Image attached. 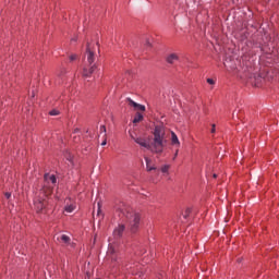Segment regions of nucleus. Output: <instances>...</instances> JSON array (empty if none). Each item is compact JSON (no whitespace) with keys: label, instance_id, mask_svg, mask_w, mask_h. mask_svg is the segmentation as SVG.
<instances>
[{"label":"nucleus","instance_id":"nucleus-1","mask_svg":"<svg viewBox=\"0 0 279 279\" xmlns=\"http://www.w3.org/2000/svg\"><path fill=\"white\" fill-rule=\"evenodd\" d=\"M153 134L154 137L150 144H148L143 137L134 138V141L137 143V145H141V147L150 149L153 154H162V151H165V147H167V131L165 130V126H155Z\"/></svg>","mask_w":279,"mask_h":279},{"label":"nucleus","instance_id":"nucleus-24","mask_svg":"<svg viewBox=\"0 0 279 279\" xmlns=\"http://www.w3.org/2000/svg\"><path fill=\"white\" fill-rule=\"evenodd\" d=\"M179 151H180L179 149H177V150H175V153H174V157H173V160H175V159L178 158V154H179Z\"/></svg>","mask_w":279,"mask_h":279},{"label":"nucleus","instance_id":"nucleus-26","mask_svg":"<svg viewBox=\"0 0 279 279\" xmlns=\"http://www.w3.org/2000/svg\"><path fill=\"white\" fill-rule=\"evenodd\" d=\"M130 137L132 138V141H134V138H137L136 136H134V133H130Z\"/></svg>","mask_w":279,"mask_h":279},{"label":"nucleus","instance_id":"nucleus-13","mask_svg":"<svg viewBox=\"0 0 279 279\" xmlns=\"http://www.w3.org/2000/svg\"><path fill=\"white\" fill-rule=\"evenodd\" d=\"M62 243H71V238L66 234L61 235Z\"/></svg>","mask_w":279,"mask_h":279},{"label":"nucleus","instance_id":"nucleus-23","mask_svg":"<svg viewBox=\"0 0 279 279\" xmlns=\"http://www.w3.org/2000/svg\"><path fill=\"white\" fill-rule=\"evenodd\" d=\"M207 83H209V84H215V80H213V78H207Z\"/></svg>","mask_w":279,"mask_h":279},{"label":"nucleus","instance_id":"nucleus-5","mask_svg":"<svg viewBox=\"0 0 279 279\" xmlns=\"http://www.w3.org/2000/svg\"><path fill=\"white\" fill-rule=\"evenodd\" d=\"M86 56H87V62L88 64H93L95 62V51L93 50V48L90 47V44H87V48H86Z\"/></svg>","mask_w":279,"mask_h":279},{"label":"nucleus","instance_id":"nucleus-7","mask_svg":"<svg viewBox=\"0 0 279 279\" xmlns=\"http://www.w3.org/2000/svg\"><path fill=\"white\" fill-rule=\"evenodd\" d=\"M97 71V64H90L89 68H84L83 75L84 77H90L92 73H95Z\"/></svg>","mask_w":279,"mask_h":279},{"label":"nucleus","instance_id":"nucleus-6","mask_svg":"<svg viewBox=\"0 0 279 279\" xmlns=\"http://www.w3.org/2000/svg\"><path fill=\"white\" fill-rule=\"evenodd\" d=\"M123 232H125V225H119V226L113 230V236H114V239H121V236H123Z\"/></svg>","mask_w":279,"mask_h":279},{"label":"nucleus","instance_id":"nucleus-17","mask_svg":"<svg viewBox=\"0 0 279 279\" xmlns=\"http://www.w3.org/2000/svg\"><path fill=\"white\" fill-rule=\"evenodd\" d=\"M65 158H66V160H68L69 162H71V165H73V155H71V153H68V154L65 155Z\"/></svg>","mask_w":279,"mask_h":279},{"label":"nucleus","instance_id":"nucleus-2","mask_svg":"<svg viewBox=\"0 0 279 279\" xmlns=\"http://www.w3.org/2000/svg\"><path fill=\"white\" fill-rule=\"evenodd\" d=\"M120 213L123 217H126L131 232H136L138 226H141V215L134 213L130 207H123Z\"/></svg>","mask_w":279,"mask_h":279},{"label":"nucleus","instance_id":"nucleus-28","mask_svg":"<svg viewBox=\"0 0 279 279\" xmlns=\"http://www.w3.org/2000/svg\"><path fill=\"white\" fill-rule=\"evenodd\" d=\"M214 178H217V174H214Z\"/></svg>","mask_w":279,"mask_h":279},{"label":"nucleus","instance_id":"nucleus-10","mask_svg":"<svg viewBox=\"0 0 279 279\" xmlns=\"http://www.w3.org/2000/svg\"><path fill=\"white\" fill-rule=\"evenodd\" d=\"M145 158V162H146V169L147 171H156V167H151L149 166L151 162V159H149L148 157H144Z\"/></svg>","mask_w":279,"mask_h":279},{"label":"nucleus","instance_id":"nucleus-16","mask_svg":"<svg viewBox=\"0 0 279 279\" xmlns=\"http://www.w3.org/2000/svg\"><path fill=\"white\" fill-rule=\"evenodd\" d=\"M135 110L140 111V112H145V106L138 104L137 107H135Z\"/></svg>","mask_w":279,"mask_h":279},{"label":"nucleus","instance_id":"nucleus-18","mask_svg":"<svg viewBox=\"0 0 279 279\" xmlns=\"http://www.w3.org/2000/svg\"><path fill=\"white\" fill-rule=\"evenodd\" d=\"M168 171H169V166H168V165H166V166H163V167L161 168V172H162V173H168Z\"/></svg>","mask_w":279,"mask_h":279},{"label":"nucleus","instance_id":"nucleus-27","mask_svg":"<svg viewBox=\"0 0 279 279\" xmlns=\"http://www.w3.org/2000/svg\"><path fill=\"white\" fill-rule=\"evenodd\" d=\"M191 213V209H186V211H185V217L189 215Z\"/></svg>","mask_w":279,"mask_h":279},{"label":"nucleus","instance_id":"nucleus-15","mask_svg":"<svg viewBox=\"0 0 279 279\" xmlns=\"http://www.w3.org/2000/svg\"><path fill=\"white\" fill-rule=\"evenodd\" d=\"M50 117H58L60 114V110L58 109H52L49 111Z\"/></svg>","mask_w":279,"mask_h":279},{"label":"nucleus","instance_id":"nucleus-25","mask_svg":"<svg viewBox=\"0 0 279 279\" xmlns=\"http://www.w3.org/2000/svg\"><path fill=\"white\" fill-rule=\"evenodd\" d=\"M215 128H216V125L213 124V125H211V134H215Z\"/></svg>","mask_w":279,"mask_h":279},{"label":"nucleus","instance_id":"nucleus-11","mask_svg":"<svg viewBox=\"0 0 279 279\" xmlns=\"http://www.w3.org/2000/svg\"><path fill=\"white\" fill-rule=\"evenodd\" d=\"M141 121H143V116L141 114V112H137L135 114V118L133 119V123H141Z\"/></svg>","mask_w":279,"mask_h":279},{"label":"nucleus","instance_id":"nucleus-9","mask_svg":"<svg viewBox=\"0 0 279 279\" xmlns=\"http://www.w3.org/2000/svg\"><path fill=\"white\" fill-rule=\"evenodd\" d=\"M171 145H175L177 147H180V140L178 138V135L175 132H171Z\"/></svg>","mask_w":279,"mask_h":279},{"label":"nucleus","instance_id":"nucleus-12","mask_svg":"<svg viewBox=\"0 0 279 279\" xmlns=\"http://www.w3.org/2000/svg\"><path fill=\"white\" fill-rule=\"evenodd\" d=\"M73 210H75V205H73V204L65 205V207H64L65 213H73Z\"/></svg>","mask_w":279,"mask_h":279},{"label":"nucleus","instance_id":"nucleus-4","mask_svg":"<svg viewBox=\"0 0 279 279\" xmlns=\"http://www.w3.org/2000/svg\"><path fill=\"white\" fill-rule=\"evenodd\" d=\"M56 182H58V180L56 179L54 174L46 173L44 177V186L41 189L43 195H51V193H53V186H56Z\"/></svg>","mask_w":279,"mask_h":279},{"label":"nucleus","instance_id":"nucleus-22","mask_svg":"<svg viewBox=\"0 0 279 279\" xmlns=\"http://www.w3.org/2000/svg\"><path fill=\"white\" fill-rule=\"evenodd\" d=\"M4 195H5L7 199H10V197H12V194L10 192H7Z\"/></svg>","mask_w":279,"mask_h":279},{"label":"nucleus","instance_id":"nucleus-3","mask_svg":"<svg viewBox=\"0 0 279 279\" xmlns=\"http://www.w3.org/2000/svg\"><path fill=\"white\" fill-rule=\"evenodd\" d=\"M34 206L37 213H45L49 206H51V201H49V195L43 194V190L39 192V196L35 198Z\"/></svg>","mask_w":279,"mask_h":279},{"label":"nucleus","instance_id":"nucleus-14","mask_svg":"<svg viewBox=\"0 0 279 279\" xmlns=\"http://www.w3.org/2000/svg\"><path fill=\"white\" fill-rule=\"evenodd\" d=\"M129 106H131L132 108H134V110H136V108H138V102L129 98Z\"/></svg>","mask_w":279,"mask_h":279},{"label":"nucleus","instance_id":"nucleus-19","mask_svg":"<svg viewBox=\"0 0 279 279\" xmlns=\"http://www.w3.org/2000/svg\"><path fill=\"white\" fill-rule=\"evenodd\" d=\"M107 136H108V135H106V134L104 135V141H102V143H101V146H102V147L106 146L107 143H108V142H107Z\"/></svg>","mask_w":279,"mask_h":279},{"label":"nucleus","instance_id":"nucleus-21","mask_svg":"<svg viewBox=\"0 0 279 279\" xmlns=\"http://www.w3.org/2000/svg\"><path fill=\"white\" fill-rule=\"evenodd\" d=\"M100 133L106 134V125L100 126Z\"/></svg>","mask_w":279,"mask_h":279},{"label":"nucleus","instance_id":"nucleus-20","mask_svg":"<svg viewBox=\"0 0 279 279\" xmlns=\"http://www.w3.org/2000/svg\"><path fill=\"white\" fill-rule=\"evenodd\" d=\"M70 60L71 62H73L74 60H77V54H71Z\"/></svg>","mask_w":279,"mask_h":279},{"label":"nucleus","instance_id":"nucleus-8","mask_svg":"<svg viewBox=\"0 0 279 279\" xmlns=\"http://www.w3.org/2000/svg\"><path fill=\"white\" fill-rule=\"evenodd\" d=\"M180 60V57H178V53H170L167 57V62L168 64H174L175 62H178Z\"/></svg>","mask_w":279,"mask_h":279}]
</instances>
